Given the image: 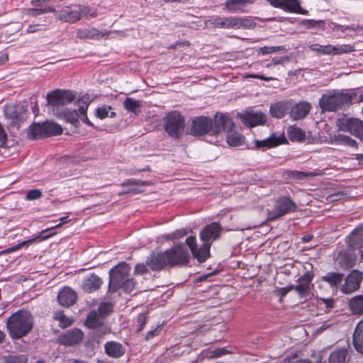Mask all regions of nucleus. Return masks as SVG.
<instances>
[{"instance_id": "nucleus-19", "label": "nucleus", "mask_w": 363, "mask_h": 363, "mask_svg": "<svg viewBox=\"0 0 363 363\" xmlns=\"http://www.w3.org/2000/svg\"><path fill=\"white\" fill-rule=\"evenodd\" d=\"M252 3L250 0H226L225 9L231 13H247V6Z\"/></svg>"}, {"instance_id": "nucleus-21", "label": "nucleus", "mask_w": 363, "mask_h": 363, "mask_svg": "<svg viewBox=\"0 0 363 363\" xmlns=\"http://www.w3.org/2000/svg\"><path fill=\"white\" fill-rule=\"evenodd\" d=\"M311 105L307 102H300L291 108L290 116L293 120H300L305 118L311 110Z\"/></svg>"}, {"instance_id": "nucleus-3", "label": "nucleus", "mask_w": 363, "mask_h": 363, "mask_svg": "<svg viewBox=\"0 0 363 363\" xmlns=\"http://www.w3.org/2000/svg\"><path fill=\"white\" fill-rule=\"evenodd\" d=\"M33 327V316L27 311H18L6 320V328L10 337L13 339H20L28 335Z\"/></svg>"}, {"instance_id": "nucleus-37", "label": "nucleus", "mask_w": 363, "mask_h": 363, "mask_svg": "<svg viewBox=\"0 0 363 363\" xmlns=\"http://www.w3.org/2000/svg\"><path fill=\"white\" fill-rule=\"evenodd\" d=\"M343 274L337 272H328L325 276H323L321 279L330 286H337L343 279Z\"/></svg>"}, {"instance_id": "nucleus-44", "label": "nucleus", "mask_w": 363, "mask_h": 363, "mask_svg": "<svg viewBox=\"0 0 363 363\" xmlns=\"http://www.w3.org/2000/svg\"><path fill=\"white\" fill-rule=\"evenodd\" d=\"M111 109V106H103L99 107L96 110V116L100 119L105 118L106 117L110 116L113 118L116 116L115 112H111V114L108 115L110 110Z\"/></svg>"}, {"instance_id": "nucleus-31", "label": "nucleus", "mask_w": 363, "mask_h": 363, "mask_svg": "<svg viewBox=\"0 0 363 363\" xmlns=\"http://www.w3.org/2000/svg\"><path fill=\"white\" fill-rule=\"evenodd\" d=\"M347 355V350L337 347L333 350L328 358V363H345Z\"/></svg>"}, {"instance_id": "nucleus-1", "label": "nucleus", "mask_w": 363, "mask_h": 363, "mask_svg": "<svg viewBox=\"0 0 363 363\" xmlns=\"http://www.w3.org/2000/svg\"><path fill=\"white\" fill-rule=\"evenodd\" d=\"M221 231L222 227L218 223L213 222L206 225L200 233V238L203 242L200 247H197L194 236L186 238V243L189 247L193 257L199 262H204L210 256L211 242L220 237Z\"/></svg>"}, {"instance_id": "nucleus-6", "label": "nucleus", "mask_w": 363, "mask_h": 363, "mask_svg": "<svg viewBox=\"0 0 363 363\" xmlns=\"http://www.w3.org/2000/svg\"><path fill=\"white\" fill-rule=\"evenodd\" d=\"M296 204L289 197L282 196L279 198L274 208L268 211V220L272 221L287 214L296 211Z\"/></svg>"}, {"instance_id": "nucleus-57", "label": "nucleus", "mask_w": 363, "mask_h": 363, "mask_svg": "<svg viewBox=\"0 0 363 363\" xmlns=\"http://www.w3.org/2000/svg\"><path fill=\"white\" fill-rule=\"evenodd\" d=\"M294 288V285H289L286 287L279 288L277 289V291L279 292V294L281 298L284 297L289 291L293 290Z\"/></svg>"}, {"instance_id": "nucleus-40", "label": "nucleus", "mask_w": 363, "mask_h": 363, "mask_svg": "<svg viewBox=\"0 0 363 363\" xmlns=\"http://www.w3.org/2000/svg\"><path fill=\"white\" fill-rule=\"evenodd\" d=\"M255 23L247 18L235 16L234 29H252Z\"/></svg>"}, {"instance_id": "nucleus-16", "label": "nucleus", "mask_w": 363, "mask_h": 363, "mask_svg": "<svg viewBox=\"0 0 363 363\" xmlns=\"http://www.w3.org/2000/svg\"><path fill=\"white\" fill-rule=\"evenodd\" d=\"M116 31H99L95 28H84L77 30V37L79 39L99 40L107 38L111 33Z\"/></svg>"}, {"instance_id": "nucleus-33", "label": "nucleus", "mask_w": 363, "mask_h": 363, "mask_svg": "<svg viewBox=\"0 0 363 363\" xmlns=\"http://www.w3.org/2000/svg\"><path fill=\"white\" fill-rule=\"evenodd\" d=\"M336 261L338 265L342 269H350L354 265V259L347 252H340L337 257Z\"/></svg>"}, {"instance_id": "nucleus-60", "label": "nucleus", "mask_w": 363, "mask_h": 363, "mask_svg": "<svg viewBox=\"0 0 363 363\" xmlns=\"http://www.w3.org/2000/svg\"><path fill=\"white\" fill-rule=\"evenodd\" d=\"M288 60V58L287 57H281V58H274L271 62H269V64H267L266 65V67L267 68L272 67V65H279V64H282L284 63V62L287 61Z\"/></svg>"}, {"instance_id": "nucleus-53", "label": "nucleus", "mask_w": 363, "mask_h": 363, "mask_svg": "<svg viewBox=\"0 0 363 363\" xmlns=\"http://www.w3.org/2000/svg\"><path fill=\"white\" fill-rule=\"evenodd\" d=\"M147 182H142L135 179H129L125 180L124 182L121 184L122 186H145Z\"/></svg>"}, {"instance_id": "nucleus-42", "label": "nucleus", "mask_w": 363, "mask_h": 363, "mask_svg": "<svg viewBox=\"0 0 363 363\" xmlns=\"http://www.w3.org/2000/svg\"><path fill=\"white\" fill-rule=\"evenodd\" d=\"M285 175L288 178H293L296 179H303L306 177H312L315 176V174L313 172H300V171H295V170H287L285 172Z\"/></svg>"}, {"instance_id": "nucleus-27", "label": "nucleus", "mask_w": 363, "mask_h": 363, "mask_svg": "<svg viewBox=\"0 0 363 363\" xmlns=\"http://www.w3.org/2000/svg\"><path fill=\"white\" fill-rule=\"evenodd\" d=\"M50 236H51V235H45V236L39 235L34 238L29 239L28 240H24L13 247H9V248L1 251V254L5 255V254L11 253L13 252L20 250L21 248H22L23 247H28L30 244H32L36 241H42L43 240H45V239L50 238Z\"/></svg>"}, {"instance_id": "nucleus-11", "label": "nucleus", "mask_w": 363, "mask_h": 363, "mask_svg": "<svg viewBox=\"0 0 363 363\" xmlns=\"http://www.w3.org/2000/svg\"><path fill=\"white\" fill-rule=\"evenodd\" d=\"M235 125L233 120L226 114L217 113L213 123L212 134L217 135L221 132H228L234 129Z\"/></svg>"}, {"instance_id": "nucleus-8", "label": "nucleus", "mask_w": 363, "mask_h": 363, "mask_svg": "<svg viewBox=\"0 0 363 363\" xmlns=\"http://www.w3.org/2000/svg\"><path fill=\"white\" fill-rule=\"evenodd\" d=\"M74 95L69 90L55 89L47 94L48 104L51 106H64L72 102Z\"/></svg>"}, {"instance_id": "nucleus-62", "label": "nucleus", "mask_w": 363, "mask_h": 363, "mask_svg": "<svg viewBox=\"0 0 363 363\" xmlns=\"http://www.w3.org/2000/svg\"><path fill=\"white\" fill-rule=\"evenodd\" d=\"M247 77L255 78V79H259L267 81V82L273 81V80L276 79V78H274V77H264L263 75L255 74H249Z\"/></svg>"}, {"instance_id": "nucleus-49", "label": "nucleus", "mask_w": 363, "mask_h": 363, "mask_svg": "<svg viewBox=\"0 0 363 363\" xmlns=\"http://www.w3.org/2000/svg\"><path fill=\"white\" fill-rule=\"evenodd\" d=\"M42 196L43 193L40 189H31L27 192L26 199L28 201H33L40 199Z\"/></svg>"}, {"instance_id": "nucleus-48", "label": "nucleus", "mask_w": 363, "mask_h": 363, "mask_svg": "<svg viewBox=\"0 0 363 363\" xmlns=\"http://www.w3.org/2000/svg\"><path fill=\"white\" fill-rule=\"evenodd\" d=\"M88 104H86V103H83V104L82 105H79V111L81 114L80 116V119L84 122L85 123H86L87 125H89V126H92L93 124L91 123V122L89 120L87 116H86V111H87V108H88Z\"/></svg>"}, {"instance_id": "nucleus-22", "label": "nucleus", "mask_w": 363, "mask_h": 363, "mask_svg": "<svg viewBox=\"0 0 363 363\" xmlns=\"http://www.w3.org/2000/svg\"><path fill=\"white\" fill-rule=\"evenodd\" d=\"M56 18L64 22L74 23L79 21V13L78 9L72 10L69 7H65L56 13Z\"/></svg>"}, {"instance_id": "nucleus-15", "label": "nucleus", "mask_w": 363, "mask_h": 363, "mask_svg": "<svg viewBox=\"0 0 363 363\" xmlns=\"http://www.w3.org/2000/svg\"><path fill=\"white\" fill-rule=\"evenodd\" d=\"M272 6L291 13H306L302 11L298 0H267Z\"/></svg>"}, {"instance_id": "nucleus-47", "label": "nucleus", "mask_w": 363, "mask_h": 363, "mask_svg": "<svg viewBox=\"0 0 363 363\" xmlns=\"http://www.w3.org/2000/svg\"><path fill=\"white\" fill-rule=\"evenodd\" d=\"M235 16L221 17L220 28L234 29Z\"/></svg>"}, {"instance_id": "nucleus-43", "label": "nucleus", "mask_w": 363, "mask_h": 363, "mask_svg": "<svg viewBox=\"0 0 363 363\" xmlns=\"http://www.w3.org/2000/svg\"><path fill=\"white\" fill-rule=\"evenodd\" d=\"M53 318L60 322V326L61 328L69 327L73 322L72 319L64 315L62 311L55 313Z\"/></svg>"}, {"instance_id": "nucleus-20", "label": "nucleus", "mask_w": 363, "mask_h": 363, "mask_svg": "<svg viewBox=\"0 0 363 363\" xmlns=\"http://www.w3.org/2000/svg\"><path fill=\"white\" fill-rule=\"evenodd\" d=\"M57 299L60 305L69 307L75 303L77 294L72 289L65 287L59 292Z\"/></svg>"}, {"instance_id": "nucleus-32", "label": "nucleus", "mask_w": 363, "mask_h": 363, "mask_svg": "<svg viewBox=\"0 0 363 363\" xmlns=\"http://www.w3.org/2000/svg\"><path fill=\"white\" fill-rule=\"evenodd\" d=\"M226 138V142L228 145L232 147H237L242 145L245 141V137L241 133L236 132L234 129L228 131Z\"/></svg>"}, {"instance_id": "nucleus-5", "label": "nucleus", "mask_w": 363, "mask_h": 363, "mask_svg": "<svg viewBox=\"0 0 363 363\" xmlns=\"http://www.w3.org/2000/svg\"><path fill=\"white\" fill-rule=\"evenodd\" d=\"M164 128L168 135L179 138L184 129V118L177 111H172L164 118Z\"/></svg>"}, {"instance_id": "nucleus-58", "label": "nucleus", "mask_w": 363, "mask_h": 363, "mask_svg": "<svg viewBox=\"0 0 363 363\" xmlns=\"http://www.w3.org/2000/svg\"><path fill=\"white\" fill-rule=\"evenodd\" d=\"M7 140V135L4 130V127L0 123V146L3 147L5 145Z\"/></svg>"}, {"instance_id": "nucleus-38", "label": "nucleus", "mask_w": 363, "mask_h": 363, "mask_svg": "<svg viewBox=\"0 0 363 363\" xmlns=\"http://www.w3.org/2000/svg\"><path fill=\"white\" fill-rule=\"evenodd\" d=\"M350 306L353 313L357 315L363 314V296L359 295L351 298Z\"/></svg>"}, {"instance_id": "nucleus-7", "label": "nucleus", "mask_w": 363, "mask_h": 363, "mask_svg": "<svg viewBox=\"0 0 363 363\" xmlns=\"http://www.w3.org/2000/svg\"><path fill=\"white\" fill-rule=\"evenodd\" d=\"M347 94L323 95L319 101L320 108L324 111H335L351 100Z\"/></svg>"}, {"instance_id": "nucleus-30", "label": "nucleus", "mask_w": 363, "mask_h": 363, "mask_svg": "<svg viewBox=\"0 0 363 363\" xmlns=\"http://www.w3.org/2000/svg\"><path fill=\"white\" fill-rule=\"evenodd\" d=\"M349 239L353 247H360L363 245V223L351 233Z\"/></svg>"}, {"instance_id": "nucleus-25", "label": "nucleus", "mask_w": 363, "mask_h": 363, "mask_svg": "<svg viewBox=\"0 0 363 363\" xmlns=\"http://www.w3.org/2000/svg\"><path fill=\"white\" fill-rule=\"evenodd\" d=\"M353 345L357 351L363 353V320L355 328L353 335Z\"/></svg>"}, {"instance_id": "nucleus-9", "label": "nucleus", "mask_w": 363, "mask_h": 363, "mask_svg": "<svg viewBox=\"0 0 363 363\" xmlns=\"http://www.w3.org/2000/svg\"><path fill=\"white\" fill-rule=\"evenodd\" d=\"M309 49L320 55H341L353 51V48L350 45H322L313 44L309 46Z\"/></svg>"}, {"instance_id": "nucleus-29", "label": "nucleus", "mask_w": 363, "mask_h": 363, "mask_svg": "<svg viewBox=\"0 0 363 363\" xmlns=\"http://www.w3.org/2000/svg\"><path fill=\"white\" fill-rule=\"evenodd\" d=\"M104 319L103 316L96 311H91L86 318V325L89 328H98L103 325Z\"/></svg>"}, {"instance_id": "nucleus-36", "label": "nucleus", "mask_w": 363, "mask_h": 363, "mask_svg": "<svg viewBox=\"0 0 363 363\" xmlns=\"http://www.w3.org/2000/svg\"><path fill=\"white\" fill-rule=\"evenodd\" d=\"M63 116L67 122L72 124L74 127L78 125L79 120L81 116L79 109L69 110L67 108L64 111Z\"/></svg>"}, {"instance_id": "nucleus-2", "label": "nucleus", "mask_w": 363, "mask_h": 363, "mask_svg": "<svg viewBox=\"0 0 363 363\" xmlns=\"http://www.w3.org/2000/svg\"><path fill=\"white\" fill-rule=\"evenodd\" d=\"M189 260L188 250L182 246H176L164 252L152 253L147 257L146 264L152 270L160 271L167 266L173 267L186 264Z\"/></svg>"}, {"instance_id": "nucleus-41", "label": "nucleus", "mask_w": 363, "mask_h": 363, "mask_svg": "<svg viewBox=\"0 0 363 363\" xmlns=\"http://www.w3.org/2000/svg\"><path fill=\"white\" fill-rule=\"evenodd\" d=\"M44 125L46 136L58 135L62 132L61 126L54 122L46 121L44 122Z\"/></svg>"}, {"instance_id": "nucleus-17", "label": "nucleus", "mask_w": 363, "mask_h": 363, "mask_svg": "<svg viewBox=\"0 0 363 363\" xmlns=\"http://www.w3.org/2000/svg\"><path fill=\"white\" fill-rule=\"evenodd\" d=\"M84 337L83 332L78 328H72L60 337V342L65 345L72 346L80 342Z\"/></svg>"}, {"instance_id": "nucleus-56", "label": "nucleus", "mask_w": 363, "mask_h": 363, "mask_svg": "<svg viewBox=\"0 0 363 363\" xmlns=\"http://www.w3.org/2000/svg\"><path fill=\"white\" fill-rule=\"evenodd\" d=\"M147 264H137L135 266V274H146L148 272V269H147Z\"/></svg>"}, {"instance_id": "nucleus-61", "label": "nucleus", "mask_w": 363, "mask_h": 363, "mask_svg": "<svg viewBox=\"0 0 363 363\" xmlns=\"http://www.w3.org/2000/svg\"><path fill=\"white\" fill-rule=\"evenodd\" d=\"M284 363H313L309 359H298L294 360V358L287 357L284 359Z\"/></svg>"}, {"instance_id": "nucleus-52", "label": "nucleus", "mask_w": 363, "mask_h": 363, "mask_svg": "<svg viewBox=\"0 0 363 363\" xmlns=\"http://www.w3.org/2000/svg\"><path fill=\"white\" fill-rule=\"evenodd\" d=\"M220 21L221 17L216 16L215 18H211L205 22V24L207 26L213 28H220Z\"/></svg>"}, {"instance_id": "nucleus-23", "label": "nucleus", "mask_w": 363, "mask_h": 363, "mask_svg": "<svg viewBox=\"0 0 363 363\" xmlns=\"http://www.w3.org/2000/svg\"><path fill=\"white\" fill-rule=\"evenodd\" d=\"M286 140L285 138L283 137H275L274 135L271 137H269L268 138H266L264 140H255V145L256 149H262L264 150L267 148H271L276 147L281 143H284V141Z\"/></svg>"}, {"instance_id": "nucleus-18", "label": "nucleus", "mask_w": 363, "mask_h": 363, "mask_svg": "<svg viewBox=\"0 0 363 363\" xmlns=\"http://www.w3.org/2000/svg\"><path fill=\"white\" fill-rule=\"evenodd\" d=\"M102 283V279L99 276L92 273L83 279L82 289L86 293H91L98 290Z\"/></svg>"}, {"instance_id": "nucleus-35", "label": "nucleus", "mask_w": 363, "mask_h": 363, "mask_svg": "<svg viewBox=\"0 0 363 363\" xmlns=\"http://www.w3.org/2000/svg\"><path fill=\"white\" fill-rule=\"evenodd\" d=\"M30 139L46 137L45 125L43 123H33L29 128Z\"/></svg>"}, {"instance_id": "nucleus-24", "label": "nucleus", "mask_w": 363, "mask_h": 363, "mask_svg": "<svg viewBox=\"0 0 363 363\" xmlns=\"http://www.w3.org/2000/svg\"><path fill=\"white\" fill-rule=\"evenodd\" d=\"M106 354L113 358H118L125 353V347L119 342L109 341L104 345Z\"/></svg>"}, {"instance_id": "nucleus-45", "label": "nucleus", "mask_w": 363, "mask_h": 363, "mask_svg": "<svg viewBox=\"0 0 363 363\" xmlns=\"http://www.w3.org/2000/svg\"><path fill=\"white\" fill-rule=\"evenodd\" d=\"M78 13H79V20L82 17L94 18L97 16L96 11L89 7L79 6L78 7Z\"/></svg>"}, {"instance_id": "nucleus-63", "label": "nucleus", "mask_w": 363, "mask_h": 363, "mask_svg": "<svg viewBox=\"0 0 363 363\" xmlns=\"http://www.w3.org/2000/svg\"><path fill=\"white\" fill-rule=\"evenodd\" d=\"M43 25L40 24H35V25H30L28 28H27V33H35L40 30H41V27Z\"/></svg>"}, {"instance_id": "nucleus-51", "label": "nucleus", "mask_w": 363, "mask_h": 363, "mask_svg": "<svg viewBox=\"0 0 363 363\" xmlns=\"http://www.w3.org/2000/svg\"><path fill=\"white\" fill-rule=\"evenodd\" d=\"M6 363H27V358L23 355L9 356L6 359Z\"/></svg>"}, {"instance_id": "nucleus-12", "label": "nucleus", "mask_w": 363, "mask_h": 363, "mask_svg": "<svg viewBox=\"0 0 363 363\" xmlns=\"http://www.w3.org/2000/svg\"><path fill=\"white\" fill-rule=\"evenodd\" d=\"M362 280V273L353 270L345 279V282L342 286V291L344 294H351L357 291Z\"/></svg>"}, {"instance_id": "nucleus-14", "label": "nucleus", "mask_w": 363, "mask_h": 363, "mask_svg": "<svg viewBox=\"0 0 363 363\" xmlns=\"http://www.w3.org/2000/svg\"><path fill=\"white\" fill-rule=\"evenodd\" d=\"M314 274L312 272H307L298 278L297 285L294 286L300 297H303L309 294L311 291V283L313 279Z\"/></svg>"}, {"instance_id": "nucleus-10", "label": "nucleus", "mask_w": 363, "mask_h": 363, "mask_svg": "<svg viewBox=\"0 0 363 363\" xmlns=\"http://www.w3.org/2000/svg\"><path fill=\"white\" fill-rule=\"evenodd\" d=\"M212 119L205 116H199L193 120L191 132L194 135H203L207 133L212 134Z\"/></svg>"}, {"instance_id": "nucleus-4", "label": "nucleus", "mask_w": 363, "mask_h": 363, "mask_svg": "<svg viewBox=\"0 0 363 363\" xmlns=\"http://www.w3.org/2000/svg\"><path fill=\"white\" fill-rule=\"evenodd\" d=\"M130 267L126 262H121L109 272V291L116 292L122 289L126 292H131L135 286L132 279H129Z\"/></svg>"}, {"instance_id": "nucleus-13", "label": "nucleus", "mask_w": 363, "mask_h": 363, "mask_svg": "<svg viewBox=\"0 0 363 363\" xmlns=\"http://www.w3.org/2000/svg\"><path fill=\"white\" fill-rule=\"evenodd\" d=\"M239 118L243 124L249 127H255L265 123V116L262 112L254 111H246L238 114Z\"/></svg>"}, {"instance_id": "nucleus-54", "label": "nucleus", "mask_w": 363, "mask_h": 363, "mask_svg": "<svg viewBox=\"0 0 363 363\" xmlns=\"http://www.w3.org/2000/svg\"><path fill=\"white\" fill-rule=\"evenodd\" d=\"M138 331H141L147 323V316L145 313H140L137 317Z\"/></svg>"}, {"instance_id": "nucleus-28", "label": "nucleus", "mask_w": 363, "mask_h": 363, "mask_svg": "<svg viewBox=\"0 0 363 363\" xmlns=\"http://www.w3.org/2000/svg\"><path fill=\"white\" fill-rule=\"evenodd\" d=\"M346 128L352 134L357 135L363 141V123L357 119L347 121Z\"/></svg>"}, {"instance_id": "nucleus-55", "label": "nucleus", "mask_w": 363, "mask_h": 363, "mask_svg": "<svg viewBox=\"0 0 363 363\" xmlns=\"http://www.w3.org/2000/svg\"><path fill=\"white\" fill-rule=\"evenodd\" d=\"M340 139L342 142H343L345 144H347L350 147H356L357 144V142L350 138V137L347 136V135H340Z\"/></svg>"}, {"instance_id": "nucleus-50", "label": "nucleus", "mask_w": 363, "mask_h": 363, "mask_svg": "<svg viewBox=\"0 0 363 363\" xmlns=\"http://www.w3.org/2000/svg\"><path fill=\"white\" fill-rule=\"evenodd\" d=\"M112 311V305L109 303H104L101 304L98 308V312L100 313L103 318H104Z\"/></svg>"}, {"instance_id": "nucleus-39", "label": "nucleus", "mask_w": 363, "mask_h": 363, "mask_svg": "<svg viewBox=\"0 0 363 363\" xmlns=\"http://www.w3.org/2000/svg\"><path fill=\"white\" fill-rule=\"evenodd\" d=\"M288 137L291 141H302L306 135L303 130L298 127L290 126L288 129Z\"/></svg>"}, {"instance_id": "nucleus-59", "label": "nucleus", "mask_w": 363, "mask_h": 363, "mask_svg": "<svg viewBox=\"0 0 363 363\" xmlns=\"http://www.w3.org/2000/svg\"><path fill=\"white\" fill-rule=\"evenodd\" d=\"M351 99L352 97H357V102H363V87L357 89L352 94H350Z\"/></svg>"}, {"instance_id": "nucleus-34", "label": "nucleus", "mask_w": 363, "mask_h": 363, "mask_svg": "<svg viewBox=\"0 0 363 363\" xmlns=\"http://www.w3.org/2000/svg\"><path fill=\"white\" fill-rule=\"evenodd\" d=\"M123 106L127 111L138 115L140 111L142 101L133 98L128 97L123 101Z\"/></svg>"}, {"instance_id": "nucleus-46", "label": "nucleus", "mask_w": 363, "mask_h": 363, "mask_svg": "<svg viewBox=\"0 0 363 363\" xmlns=\"http://www.w3.org/2000/svg\"><path fill=\"white\" fill-rule=\"evenodd\" d=\"M285 47L284 46H272V47H262L258 49V54L259 55H267V54H271L274 53L277 51L284 50Z\"/></svg>"}, {"instance_id": "nucleus-26", "label": "nucleus", "mask_w": 363, "mask_h": 363, "mask_svg": "<svg viewBox=\"0 0 363 363\" xmlns=\"http://www.w3.org/2000/svg\"><path fill=\"white\" fill-rule=\"evenodd\" d=\"M289 101H279L271 105L270 113L273 117L281 118L284 117L289 108Z\"/></svg>"}, {"instance_id": "nucleus-64", "label": "nucleus", "mask_w": 363, "mask_h": 363, "mask_svg": "<svg viewBox=\"0 0 363 363\" xmlns=\"http://www.w3.org/2000/svg\"><path fill=\"white\" fill-rule=\"evenodd\" d=\"M45 13L44 9H32L29 11V14L33 16H40Z\"/></svg>"}]
</instances>
